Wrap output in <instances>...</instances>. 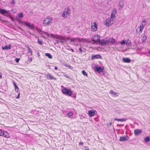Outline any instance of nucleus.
Returning a JSON list of instances; mask_svg holds the SVG:
<instances>
[{
	"mask_svg": "<svg viewBox=\"0 0 150 150\" xmlns=\"http://www.w3.org/2000/svg\"><path fill=\"white\" fill-rule=\"evenodd\" d=\"M71 10L69 7L66 8L62 14V16L64 18H66L71 13Z\"/></svg>",
	"mask_w": 150,
	"mask_h": 150,
	"instance_id": "nucleus-1",
	"label": "nucleus"
},
{
	"mask_svg": "<svg viewBox=\"0 0 150 150\" xmlns=\"http://www.w3.org/2000/svg\"><path fill=\"white\" fill-rule=\"evenodd\" d=\"M52 21V18L50 16L46 17L43 21V23L45 25H48Z\"/></svg>",
	"mask_w": 150,
	"mask_h": 150,
	"instance_id": "nucleus-2",
	"label": "nucleus"
},
{
	"mask_svg": "<svg viewBox=\"0 0 150 150\" xmlns=\"http://www.w3.org/2000/svg\"><path fill=\"white\" fill-rule=\"evenodd\" d=\"M113 18H112L111 17L110 18H108L104 22L105 25L108 27L111 25L113 23Z\"/></svg>",
	"mask_w": 150,
	"mask_h": 150,
	"instance_id": "nucleus-3",
	"label": "nucleus"
},
{
	"mask_svg": "<svg viewBox=\"0 0 150 150\" xmlns=\"http://www.w3.org/2000/svg\"><path fill=\"white\" fill-rule=\"evenodd\" d=\"M62 92L64 94L69 96H71L72 93V92L70 89L66 88L62 90Z\"/></svg>",
	"mask_w": 150,
	"mask_h": 150,
	"instance_id": "nucleus-4",
	"label": "nucleus"
},
{
	"mask_svg": "<svg viewBox=\"0 0 150 150\" xmlns=\"http://www.w3.org/2000/svg\"><path fill=\"white\" fill-rule=\"evenodd\" d=\"M100 38V36L98 35H96L92 37L91 40L92 41L94 42H98Z\"/></svg>",
	"mask_w": 150,
	"mask_h": 150,
	"instance_id": "nucleus-5",
	"label": "nucleus"
},
{
	"mask_svg": "<svg viewBox=\"0 0 150 150\" xmlns=\"http://www.w3.org/2000/svg\"><path fill=\"white\" fill-rule=\"evenodd\" d=\"M0 136L6 138H8L9 137L8 133L4 131L1 129H0Z\"/></svg>",
	"mask_w": 150,
	"mask_h": 150,
	"instance_id": "nucleus-6",
	"label": "nucleus"
},
{
	"mask_svg": "<svg viewBox=\"0 0 150 150\" xmlns=\"http://www.w3.org/2000/svg\"><path fill=\"white\" fill-rule=\"evenodd\" d=\"M98 43L99 44L101 45L105 46L108 43L107 40L105 39H100Z\"/></svg>",
	"mask_w": 150,
	"mask_h": 150,
	"instance_id": "nucleus-7",
	"label": "nucleus"
},
{
	"mask_svg": "<svg viewBox=\"0 0 150 150\" xmlns=\"http://www.w3.org/2000/svg\"><path fill=\"white\" fill-rule=\"evenodd\" d=\"M88 114L89 116L91 117L97 114V112L95 110H91L88 111Z\"/></svg>",
	"mask_w": 150,
	"mask_h": 150,
	"instance_id": "nucleus-8",
	"label": "nucleus"
},
{
	"mask_svg": "<svg viewBox=\"0 0 150 150\" xmlns=\"http://www.w3.org/2000/svg\"><path fill=\"white\" fill-rule=\"evenodd\" d=\"M46 78L47 79L49 80H52L53 79L54 80H56V78L54 77L50 73H48L47 74H46L45 75Z\"/></svg>",
	"mask_w": 150,
	"mask_h": 150,
	"instance_id": "nucleus-9",
	"label": "nucleus"
},
{
	"mask_svg": "<svg viewBox=\"0 0 150 150\" xmlns=\"http://www.w3.org/2000/svg\"><path fill=\"white\" fill-rule=\"evenodd\" d=\"M129 139V137L127 136H124L120 137V141L121 142H124L127 141Z\"/></svg>",
	"mask_w": 150,
	"mask_h": 150,
	"instance_id": "nucleus-10",
	"label": "nucleus"
},
{
	"mask_svg": "<svg viewBox=\"0 0 150 150\" xmlns=\"http://www.w3.org/2000/svg\"><path fill=\"white\" fill-rule=\"evenodd\" d=\"M23 23L26 25V26L28 27L29 28H30L31 29H33L34 28V25H31L28 22H26V21H24Z\"/></svg>",
	"mask_w": 150,
	"mask_h": 150,
	"instance_id": "nucleus-11",
	"label": "nucleus"
},
{
	"mask_svg": "<svg viewBox=\"0 0 150 150\" xmlns=\"http://www.w3.org/2000/svg\"><path fill=\"white\" fill-rule=\"evenodd\" d=\"M96 69L95 71H97L98 73L102 72L103 71V69H102L100 67H98L97 66L95 67Z\"/></svg>",
	"mask_w": 150,
	"mask_h": 150,
	"instance_id": "nucleus-12",
	"label": "nucleus"
},
{
	"mask_svg": "<svg viewBox=\"0 0 150 150\" xmlns=\"http://www.w3.org/2000/svg\"><path fill=\"white\" fill-rule=\"evenodd\" d=\"M142 132V130L139 129H135L134 132V134L135 136H138Z\"/></svg>",
	"mask_w": 150,
	"mask_h": 150,
	"instance_id": "nucleus-13",
	"label": "nucleus"
},
{
	"mask_svg": "<svg viewBox=\"0 0 150 150\" xmlns=\"http://www.w3.org/2000/svg\"><path fill=\"white\" fill-rule=\"evenodd\" d=\"M144 28V27L143 26V25L142 24L139 27L137 28V29L136 30V31L137 32L138 31V30H138L139 31V33H141Z\"/></svg>",
	"mask_w": 150,
	"mask_h": 150,
	"instance_id": "nucleus-14",
	"label": "nucleus"
},
{
	"mask_svg": "<svg viewBox=\"0 0 150 150\" xmlns=\"http://www.w3.org/2000/svg\"><path fill=\"white\" fill-rule=\"evenodd\" d=\"M117 9L115 8H114L111 14V17L112 18H115V15L116 13Z\"/></svg>",
	"mask_w": 150,
	"mask_h": 150,
	"instance_id": "nucleus-15",
	"label": "nucleus"
},
{
	"mask_svg": "<svg viewBox=\"0 0 150 150\" xmlns=\"http://www.w3.org/2000/svg\"><path fill=\"white\" fill-rule=\"evenodd\" d=\"M11 45L10 44L8 45L5 46L4 47H2V48L4 50H8L10 49L11 48Z\"/></svg>",
	"mask_w": 150,
	"mask_h": 150,
	"instance_id": "nucleus-16",
	"label": "nucleus"
},
{
	"mask_svg": "<svg viewBox=\"0 0 150 150\" xmlns=\"http://www.w3.org/2000/svg\"><path fill=\"white\" fill-rule=\"evenodd\" d=\"M93 25H91V28L93 31H96L97 29V25L96 22L93 23Z\"/></svg>",
	"mask_w": 150,
	"mask_h": 150,
	"instance_id": "nucleus-17",
	"label": "nucleus"
},
{
	"mask_svg": "<svg viewBox=\"0 0 150 150\" xmlns=\"http://www.w3.org/2000/svg\"><path fill=\"white\" fill-rule=\"evenodd\" d=\"M9 11H7L6 10H5L4 9H0V13L4 15L5 14V13H9Z\"/></svg>",
	"mask_w": 150,
	"mask_h": 150,
	"instance_id": "nucleus-18",
	"label": "nucleus"
},
{
	"mask_svg": "<svg viewBox=\"0 0 150 150\" xmlns=\"http://www.w3.org/2000/svg\"><path fill=\"white\" fill-rule=\"evenodd\" d=\"M123 61L125 63H129L131 62V59L128 58H123L122 59Z\"/></svg>",
	"mask_w": 150,
	"mask_h": 150,
	"instance_id": "nucleus-19",
	"label": "nucleus"
},
{
	"mask_svg": "<svg viewBox=\"0 0 150 150\" xmlns=\"http://www.w3.org/2000/svg\"><path fill=\"white\" fill-rule=\"evenodd\" d=\"M101 56L99 54H97L95 55H93L92 57V59H100L101 58Z\"/></svg>",
	"mask_w": 150,
	"mask_h": 150,
	"instance_id": "nucleus-20",
	"label": "nucleus"
},
{
	"mask_svg": "<svg viewBox=\"0 0 150 150\" xmlns=\"http://www.w3.org/2000/svg\"><path fill=\"white\" fill-rule=\"evenodd\" d=\"M40 32L38 31L39 33H40L41 35H42V33H44L47 37H49L50 35L48 34L47 32H45L44 31H42L41 30H39Z\"/></svg>",
	"mask_w": 150,
	"mask_h": 150,
	"instance_id": "nucleus-21",
	"label": "nucleus"
},
{
	"mask_svg": "<svg viewBox=\"0 0 150 150\" xmlns=\"http://www.w3.org/2000/svg\"><path fill=\"white\" fill-rule=\"evenodd\" d=\"M114 120H116L118 121H125L127 120V119L126 118H123L121 119L115 118Z\"/></svg>",
	"mask_w": 150,
	"mask_h": 150,
	"instance_id": "nucleus-22",
	"label": "nucleus"
},
{
	"mask_svg": "<svg viewBox=\"0 0 150 150\" xmlns=\"http://www.w3.org/2000/svg\"><path fill=\"white\" fill-rule=\"evenodd\" d=\"M107 41L108 43H113L115 42V40L114 39L112 38L107 40Z\"/></svg>",
	"mask_w": 150,
	"mask_h": 150,
	"instance_id": "nucleus-23",
	"label": "nucleus"
},
{
	"mask_svg": "<svg viewBox=\"0 0 150 150\" xmlns=\"http://www.w3.org/2000/svg\"><path fill=\"white\" fill-rule=\"evenodd\" d=\"M27 51L28 53H29L30 55H32L33 54L32 50L28 46Z\"/></svg>",
	"mask_w": 150,
	"mask_h": 150,
	"instance_id": "nucleus-24",
	"label": "nucleus"
},
{
	"mask_svg": "<svg viewBox=\"0 0 150 150\" xmlns=\"http://www.w3.org/2000/svg\"><path fill=\"white\" fill-rule=\"evenodd\" d=\"M55 35H54L52 34H51V37H54V38H55ZM56 38L58 39L59 40H64V39H63V38H62V37H59V38Z\"/></svg>",
	"mask_w": 150,
	"mask_h": 150,
	"instance_id": "nucleus-25",
	"label": "nucleus"
},
{
	"mask_svg": "<svg viewBox=\"0 0 150 150\" xmlns=\"http://www.w3.org/2000/svg\"><path fill=\"white\" fill-rule=\"evenodd\" d=\"M56 41L57 42L56 43H61L62 44H63L65 42L64 40H56Z\"/></svg>",
	"mask_w": 150,
	"mask_h": 150,
	"instance_id": "nucleus-26",
	"label": "nucleus"
},
{
	"mask_svg": "<svg viewBox=\"0 0 150 150\" xmlns=\"http://www.w3.org/2000/svg\"><path fill=\"white\" fill-rule=\"evenodd\" d=\"M110 93L111 94H113L115 96H117L118 95L117 93L116 92H114L112 90H111L110 91Z\"/></svg>",
	"mask_w": 150,
	"mask_h": 150,
	"instance_id": "nucleus-27",
	"label": "nucleus"
},
{
	"mask_svg": "<svg viewBox=\"0 0 150 150\" xmlns=\"http://www.w3.org/2000/svg\"><path fill=\"white\" fill-rule=\"evenodd\" d=\"M45 55L47 57L50 59H52V55L50 53H46L45 54Z\"/></svg>",
	"mask_w": 150,
	"mask_h": 150,
	"instance_id": "nucleus-28",
	"label": "nucleus"
},
{
	"mask_svg": "<svg viewBox=\"0 0 150 150\" xmlns=\"http://www.w3.org/2000/svg\"><path fill=\"white\" fill-rule=\"evenodd\" d=\"M67 115L69 117H72L73 115V114L72 112H70L68 113Z\"/></svg>",
	"mask_w": 150,
	"mask_h": 150,
	"instance_id": "nucleus-29",
	"label": "nucleus"
},
{
	"mask_svg": "<svg viewBox=\"0 0 150 150\" xmlns=\"http://www.w3.org/2000/svg\"><path fill=\"white\" fill-rule=\"evenodd\" d=\"M77 40H78L79 41H80L79 39L78 38H72L70 40L71 42H74Z\"/></svg>",
	"mask_w": 150,
	"mask_h": 150,
	"instance_id": "nucleus-30",
	"label": "nucleus"
},
{
	"mask_svg": "<svg viewBox=\"0 0 150 150\" xmlns=\"http://www.w3.org/2000/svg\"><path fill=\"white\" fill-rule=\"evenodd\" d=\"M118 5L120 7V9H122L123 8V6L124 5L123 2L122 3H119Z\"/></svg>",
	"mask_w": 150,
	"mask_h": 150,
	"instance_id": "nucleus-31",
	"label": "nucleus"
},
{
	"mask_svg": "<svg viewBox=\"0 0 150 150\" xmlns=\"http://www.w3.org/2000/svg\"><path fill=\"white\" fill-rule=\"evenodd\" d=\"M150 140V138L149 137H146L144 139V141L146 142H148Z\"/></svg>",
	"mask_w": 150,
	"mask_h": 150,
	"instance_id": "nucleus-32",
	"label": "nucleus"
},
{
	"mask_svg": "<svg viewBox=\"0 0 150 150\" xmlns=\"http://www.w3.org/2000/svg\"><path fill=\"white\" fill-rule=\"evenodd\" d=\"M82 73L83 75L85 76H88L87 74L86 73L85 71L84 70H83L82 71Z\"/></svg>",
	"mask_w": 150,
	"mask_h": 150,
	"instance_id": "nucleus-33",
	"label": "nucleus"
},
{
	"mask_svg": "<svg viewBox=\"0 0 150 150\" xmlns=\"http://www.w3.org/2000/svg\"><path fill=\"white\" fill-rule=\"evenodd\" d=\"M147 39L146 37V36H143L142 37V40L143 42H145Z\"/></svg>",
	"mask_w": 150,
	"mask_h": 150,
	"instance_id": "nucleus-34",
	"label": "nucleus"
},
{
	"mask_svg": "<svg viewBox=\"0 0 150 150\" xmlns=\"http://www.w3.org/2000/svg\"><path fill=\"white\" fill-rule=\"evenodd\" d=\"M43 42L42 40H39V38H38V43L39 44L41 45H42V44Z\"/></svg>",
	"mask_w": 150,
	"mask_h": 150,
	"instance_id": "nucleus-35",
	"label": "nucleus"
},
{
	"mask_svg": "<svg viewBox=\"0 0 150 150\" xmlns=\"http://www.w3.org/2000/svg\"><path fill=\"white\" fill-rule=\"evenodd\" d=\"M18 16L20 18H22L23 17V13H20L18 14Z\"/></svg>",
	"mask_w": 150,
	"mask_h": 150,
	"instance_id": "nucleus-36",
	"label": "nucleus"
},
{
	"mask_svg": "<svg viewBox=\"0 0 150 150\" xmlns=\"http://www.w3.org/2000/svg\"><path fill=\"white\" fill-rule=\"evenodd\" d=\"M76 94H73V93H72V94L71 95V96H71L73 98H75L76 97Z\"/></svg>",
	"mask_w": 150,
	"mask_h": 150,
	"instance_id": "nucleus-37",
	"label": "nucleus"
},
{
	"mask_svg": "<svg viewBox=\"0 0 150 150\" xmlns=\"http://www.w3.org/2000/svg\"><path fill=\"white\" fill-rule=\"evenodd\" d=\"M125 41L124 40H123L122 41H121L120 42V44L122 45H125Z\"/></svg>",
	"mask_w": 150,
	"mask_h": 150,
	"instance_id": "nucleus-38",
	"label": "nucleus"
},
{
	"mask_svg": "<svg viewBox=\"0 0 150 150\" xmlns=\"http://www.w3.org/2000/svg\"><path fill=\"white\" fill-rule=\"evenodd\" d=\"M64 76L65 77H66L67 78H69V77L68 76V75L67 74H64Z\"/></svg>",
	"mask_w": 150,
	"mask_h": 150,
	"instance_id": "nucleus-39",
	"label": "nucleus"
},
{
	"mask_svg": "<svg viewBox=\"0 0 150 150\" xmlns=\"http://www.w3.org/2000/svg\"><path fill=\"white\" fill-rule=\"evenodd\" d=\"M20 59V58H16L15 59V61L17 62V63H18V62L19 60Z\"/></svg>",
	"mask_w": 150,
	"mask_h": 150,
	"instance_id": "nucleus-40",
	"label": "nucleus"
},
{
	"mask_svg": "<svg viewBox=\"0 0 150 150\" xmlns=\"http://www.w3.org/2000/svg\"><path fill=\"white\" fill-rule=\"evenodd\" d=\"M15 91H16V92H17L18 91V86H17V87H15Z\"/></svg>",
	"mask_w": 150,
	"mask_h": 150,
	"instance_id": "nucleus-41",
	"label": "nucleus"
},
{
	"mask_svg": "<svg viewBox=\"0 0 150 150\" xmlns=\"http://www.w3.org/2000/svg\"><path fill=\"white\" fill-rule=\"evenodd\" d=\"M32 58H28V61L29 62H31L32 61Z\"/></svg>",
	"mask_w": 150,
	"mask_h": 150,
	"instance_id": "nucleus-42",
	"label": "nucleus"
},
{
	"mask_svg": "<svg viewBox=\"0 0 150 150\" xmlns=\"http://www.w3.org/2000/svg\"><path fill=\"white\" fill-rule=\"evenodd\" d=\"M15 3L14 0H12V1L11 2V4L12 5V4H13Z\"/></svg>",
	"mask_w": 150,
	"mask_h": 150,
	"instance_id": "nucleus-43",
	"label": "nucleus"
},
{
	"mask_svg": "<svg viewBox=\"0 0 150 150\" xmlns=\"http://www.w3.org/2000/svg\"><path fill=\"white\" fill-rule=\"evenodd\" d=\"M13 84H14L15 87H17V86L16 85V83H15V82L14 81H13Z\"/></svg>",
	"mask_w": 150,
	"mask_h": 150,
	"instance_id": "nucleus-44",
	"label": "nucleus"
},
{
	"mask_svg": "<svg viewBox=\"0 0 150 150\" xmlns=\"http://www.w3.org/2000/svg\"><path fill=\"white\" fill-rule=\"evenodd\" d=\"M68 67L70 68L71 69H73V67L72 66H70V65H69L68 66Z\"/></svg>",
	"mask_w": 150,
	"mask_h": 150,
	"instance_id": "nucleus-45",
	"label": "nucleus"
},
{
	"mask_svg": "<svg viewBox=\"0 0 150 150\" xmlns=\"http://www.w3.org/2000/svg\"><path fill=\"white\" fill-rule=\"evenodd\" d=\"M119 0V3H122L123 2V0Z\"/></svg>",
	"mask_w": 150,
	"mask_h": 150,
	"instance_id": "nucleus-46",
	"label": "nucleus"
},
{
	"mask_svg": "<svg viewBox=\"0 0 150 150\" xmlns=\"http://www.w3.org/2000/svg\"><path fill=\"white\" fill-rule=\"evenodd\" d=\"M9 18H10L11 19L12 21H13V18L12 17V16H11V15H9Z\"/></svg>",
	"mask_w": 150,
	"mask_h": 150,
	"instance_id": "nucleus-47",
	"label": "nucleus"
},
{
	"mask_svg": "<svg viewBox=\"0 0 150 150\" xmlns=\"http://www.w3.org/2000/svg\"><path fill=\"white\" fill-rule=\"evenodd\" d=\"M9 15H10V14H8V15H6V14H4V16H6L8 18H9Z\"/></svg>",
	"mask_w": 150,
	"mask_h": 150,
	"instance_id": "nucleus-48",
	"label": "nucleus"
},
{
	"mask_svg": "<svg viewBox=\"0 0 150 150\" xmlns=\"http://www.w3.org/2000/svg\"><path fill=\"white\" fill-rule=\"evenodd\" d=\"M79 50L81 52H83V50L81 48H79Z\"/></svg>",
	"mask_w": 150,
	"mask_h": 150,
	"instance_id": "nucleus-49",
	"label": "nucleus"
},
{
	"mask_svg": "<svg viewBox=\"0 0 150 150\" xmlns=\"http://www.w3.org/2000/svg\"><path fill=\"white\" fill-rule=\"evenodd\" d=\"M20 95V93L18 94V96L16 97V98H19Z\"/></svg>",
	"mask_w": 150,
	"mask_h": 150,
	"instance_id": "nucleus-50",
	"label": "nucleus"
},
{
	"mask_svg": "<svg viewBox=\"0 0 150 150\" xmlns=\"http://www.w3.org/2000/svg\"><path fill=\"white\" fill-rule=\"evenodd\" d=\"M2 74L1 73H0V79H1L2 78Z\"/></svg>",
	"mask_w": 150,
	"mask_h": 150,
	"instance_id": "nucleus-51",
	"label": "nucleus"
},
{
	"mask_svg": "<svg viewBox=\"0 0 150 150\" xmlns=\"http://www.w3.org/2000/svg\"><path fill=\"white\" fill-rule=\"evenodd\" d=\"M68 65H67V63H66V64H64V66H65L67 67H68Z\"/></svg>",
	"mask_w": 150,
	"mask_h": 150,
	"instance_id": "nucleus-52",
	"label": "nucleus"
},
{
	"mask_svg": "<svg viewBox=\"0 0 150 150\" xmlns=\"http://www.w3.org/2000/svg\"><path fill=\"white\" fill-rule=\"evenodd\" d=\"M84 118V117L83 116H81V117H80V118L81 119H83V118Z\"/></svg>",
	"mask_w": 150,
	"mask_h": 150,
	"instance_id": "nucleus-53",
	"label": "nucleus"
},
{
	"mask_svg": "<svg viewBox=\"0 0 150 150\" xmlns=\"http://www.w3.org/2000/svg\"><path fill=\"white\" fill-rule=\"evenodd\" d=\"M18 21L19 22V23H20V24H21V23H22V21H18Z\"/></svg>",
	"mask_w": 150,
	"mask_h": 150,
	"instance_id": "nucleus-54",
	"label": "nucleus"
},
{
	"mask_svg": "<svg viewBox=\"0 0 150 150\" xmlns=\"http://www.w3.org/2000/svg\"><path fill=\"white\" fill-rule=\"evenodd\" d=\"M57 69H58V68H57V67H54V69L55 70H57Z\"/></svg>",
	"mask_w": 150,
	"mask_h": 150,
	"instance_id": "nucleus-55",
	"label": "nucleus"
},
{
	"mask_svg": "<svg viewBox=\"0 0 150 150\" xmlns=\"http://www.w3.org/2000/svg\"><path fill=\"white\" fill-rule=\"evenodd\" d=\"M83 144V143L82 142H80L79 144V145H82V144Z\"/></svg>",
	"mask_w": 150,
	"mask_h": 150,
	"instance_id": "nucleus-56",
	"label": "nucleus"
},
{
	"mask_svg": "<svg viewBox=\"0 0 150 150\" xmlns=\"http://www.w3.org/2000/svg\"><path fill=\"white\" fill-rule=\"evenodd\" d=\"M146 21H145V20H143L142 21V23H145V22H146Z\"/></svg>",
	"mask_w": 150,
	"mask_h": 150,
	"instance_id": "nucleus-57",
	"label": "nucleus"
},
{
	"mask_svg": "<svg viewBox=\"0 0 150 150\" xmlns=\"http://www.w3.org/2000/svg\"><path fill=\"white\" fill-rule=\"evenodd\" d=\"M70 50H71V51H72V52H74V50L73 49H70Z\"/></svg>",
	"mask_w": 150,
	"mask_h": 150,
	"instance_id": "nucleus-58",
	"label": "nucleus"
},
{
	"mask_svg": "<svg viewBox=\"0 0 150 150\" xmlns=\"http://www.w3.org/2000/svg\"><path fill=\"white\" fill-rule=\"evenodd\" d=\"M88 150V148H86V149L85 150Z\"/></svg>",
	"mask_w": 150,
	"mask_h": 150,
	"instance_id": "nucleus-59",
	"label": "nucleus"
},
{
	"mask_svg": "<svg viewBox=\"0 0 150 150\" xmlns=\"http://www.w3.org/2000/svg\"><path fill=\"white\" fill-rule=\"evenodd\" d=\"M120 125H119V124H117V126H119Z\"/></svg>",
	"mask_w": 150,
	"mask_h": 150,
	"instance_id": "nucleus-60",
	"label": "nucleus"
},
{
	"mask_svg": "<svg viewBox=\"0 0 150 150\" xmlns=\"http://www.w3.org/2000/svg\"><path fill=\"white\" fill-rule=\"evenodd\" d=\"M148 53H149V54H150V51H149L148 52Z\"/></svg>",
	"mask_w": 150,
	"mask_h": 150,
	"instance_id": "nucleus-61",
	"label": "nucleus"
},
{
	"mask_svg": "<svg viewBox=\"0 0 150 150\" xmlns=\"http://www.w3.org/2000/svg\"><path fill=\"white\" fill-rule=\"evenodd\" d=\"M111 124H112V122H111L110 123V125H111Z\"/></svg>",
	"mask_w": 150,
	"mask_h": 150,
	"instance_id": "nucleus-62",
	"label": "nucleus"
},
{
	"mask_svg": "<svg viewBox=\"0 0 150 150\" xmlns=\"http://www.w3.org/2000/svg\"><path fill=\"white\" fill-rule=\"evenodd\" d=\"M126 45H127V42H126Z\"/></svg>",
	"mask_w": 150,
	"mask_h": 150,
	"instance_id": "nucleus-63",
	"label": "nucleus"
},
{
	"mask_svg": "<svg viewBox=\"0 0 150 150\" xmlns=\"http://www.w3.org/2000/svg\"><path fill=\"white\" fill-rule=\"evenodd\" d=\"M42 37H43L44 38H45V37H44V36H42Z\"/></svg>",
	"mask_w": 150,
	"mask_h": 150,
	"instance_id": "nucleus-64",
	"label": "nucleus"
}]
</instances>
